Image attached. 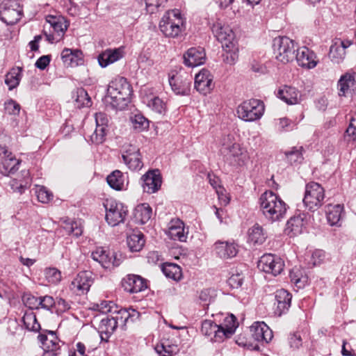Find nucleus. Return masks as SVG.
I'll use <instances>...</instances> for the list:
<instances>
[{
    "instance_id": "obj_1",
    "label": "nucleus",
    "mask_w": 356,
    "mask_h": 356,
    "mask_svg": "<svg viewBox=\"0 0 356 356\" xmlns=\"http://www.w3.org/2000/svg\"><path fill=\"white\" fill-rule=\"evenodd\" d=\"M237 327L236 318L231 314L225 318L224 325H218L211 320L203 321L200 332L211 342L221 343L226 339L230 338Z\"/></svg>"
},
{
    "instance_id": "obj_2",
    "label": "nucleus",
    "mask_w": 356,
    "mask_h": 356,
    "mask_svg": "<svg viewBox=\"0 0 356 356\" xmlns=\"http://www.w3.org/2000/svg\"><path fill=\"white\" fill-rule=\"evenodd\" d=\"M132 92L131 85L122 76L116 77L108 86L106 102L113 108L122 110L129 102Z\"/></svg>"
},
{
    "instance_id": "obj_3",
    "label": "nucleus",
    "mask_w": 356,
    "mask_h": 356,
    "mask_svg": "<svg viewBox=\"0 0 356 356\" xmlns=\"http://www.w3.org/2000/svg\"><path fill=\"white\" fill-rule=\"evenodd\" d=\"M259 204L263 215L271 222L284 218L288 207L280 197L271 191H266L261 195Z\"/></svg>"
},
{
    "instance_id": "obj_4",
    "label": "nucleus",
    "mask_w": 356,
    "mask_h": 356,
    "mask_svg": "<svg viewBox=\"0 0 356 356\" xmlns=\"http://www.w3.org/2000/svg\"><path fill=\"white\" fill-rule=\"evenodd\" d=\"M220 152L225 161L232 166H243L249 159L248 151L234 141L233 135L224 136L221 139Z\"/></svg>"
},
{
    "instance_id": "obj_5",
    "label": "nucleus",
    "mask_w": 356,
    "mask_h": 356,
    "mask_svg": "<svg viewBox=\"0 0 356 356\" xmlns=\"http://www.w3.org/2000/svg\"><path fill=\"white\" fill-rule=\"evenodd\" d=\"M159 29L166 37L177 38L184 29V22L179 10H169L159 22Z\"/></svg>"
},
{
    "instance_id": "obj_6",
    "label": "nucleus",
    "mask_w": 356,
    "mask_h": 356,
    "mask_svg": "<svg viewBox=\"0 0 356 356\" xmlns=\"http://www.w3.org/2000/svg\"><path fill=\"white\" fill-rule=\"evenodd\" d=\"M10 143V138L6 134H0V170L4 175L15 172L21 163L15 156L8 150L7 145Z\"/></svg>"
},
{
    "instance_id": "obj_7",
    "label": "nucleus",
    "mask_w": 356,
    "mask_h": 356,
    "mask_svg": "<svg viewBox=\"0 0 356 356\" xmlns=\"http://www.w3.org/2000/svg\"><path fill=\"white\" fill-rule=\"evenodd\" d=\"M273 52L277 61L286 64L295 59L297 44L286 36L275 38L273 40Z\"/></svg>"
},
{
    "instance_id": "obj_8",
    "label": "nucleus",
    "mask_w": 356,
    "mask_h": 356,
    "mask_svg": "<svg viewBox=\"0 0 356 356\" xmlns=\"http://www.w3.org/2000/svg\"><path fill=\"white\" fill-rule=\"evenodd\" d=\"M265 106L261 100L250 99L243 102L236 108L238 117L245 122L259 120L264 115Z\"/></svg>"
},
{
    "instance_id": "obj_9",
    "label": "nucleus",
    "mask_w": 356,
    "mask_h": 356,
    "mask_svg": "<svg viewBox=\"0 0 356 356\" xmlns=\"http://www.w3.org/2000/svg\"><path fill=\"white\" fill-rule=\"evenodd\" d=\"M324 188L317 182L311 181L306 184L303 203L311 211L318 210L324 203Z\"/></svg>"
},
{
    "instance_id": "obj_10",
    "label": "nucleus",
    "mask_w": 356,
    "mask_h": 356,
    "mask_svg": "<svg viewBox=\"0 0 356 356\" xmlns=\"http://www.w3.org/2000/svg\"><path fill=\"white\" fill-rule=\"evenodd\" d=\"M104 206L106 209L105 219L108 225L115 227L124 222L128 209L123 203L115 200H106Z\"/></svg>"
},
{
    "instance_id": "obj_11",
    "label": "nucleus",
    "mask_w": 356,
    "mask_h": 356,
    "mask_svg": "<svg viewBox=\"0 0 356 356\" xmlns=\"http://www.w3.org/2000/svg\"><path fill=\"white\" fill-rule=\"evenodd\" d=\"M22 13V9L16 0H4L0 4V19L8 25L16 24Z\"/></svg>"
},
{
    "instance_id": "obj_12",
    "label": "nucleus",
    "mask_w": 356,
    "mask_h": 356,
    "mask_svg": "<svg viewBox=\"0 0 356 356\" xmlns=\"http://www.w3.org/2000/svg\"><path fill=\"white\" fill-rule=\"evenodd\" d=\"M284 261L279 256L273 254H265L258 262V268L266 273L277 276L283 271Z\"/></svg>"
},
{
    "instance_id": "obj_13",
    "label": "nucleus",
    "mask_w": 356,
    "mask_h": 356,
    "mask_svg": "<svg viewBox=\"0 0 356 356\" xmlns=\"http://www.w3.org/2000/svg\"><path fill=\"white\" fill-rule=\"evenodd\" d=\"M211 29L214 37L222 44V46L236 42L233 30L223 20L216 19Z\"/></svg>"
},
{
    "instance_id": "obj_14",
    "label": "nucleus",
    "mask_w": 356,
    "mask_h": 356,
    "mask_svg": "<svg viewBox=\"0 0 356 356\" xmlns=\"http://www.w3.org/2000/svg\"><path fill=\"white\" fill-rule=\"evenodd\" d=\"M122 157L124 163L131 170H140L143 166L139 148L135 145H126Z\"/></svg>"
},
{
    "instance_id": "obj_15",
    "label": "nucleus",
    "mask_w": 356,
    "mask_h": 356,
    "mask_svg": "<svg viewBox=\"0 0 356 356\" xmlns=\"http://www.w3.org/2000/svg\"><path fill=\"white\" fill-rule=\"evenodd\" d=\"M112 314L117 323L118 327H119L122 330L126 329L127 323H133L140 317V313L131 307L118 309V307H115L114 312H112Z\"/></svg>"
},
{
    "instance_id": "obj_16",
    "label": "nucleus",
    "mask_w": 356,
    "mask_h": 356,
    "mask_svg": "<svg viewBox=\"0 0 356 356\" xmlns=\"http://www.w3.org/2000/svg\"><path fill=\"white\" fill-rule=\"evenodd\" d=\"M143 191L149 194L157 192L162 184V177L159 170H149L141 177Z\"/></svg>"
},
{
    "instance_id": "obj_17",
    "label": "nucleus",
    "mask_w": 356,
    "mask_h": 356,
    "mask_svg": "<svg viewBox=\"0 0 356 356\" xmlns=\"http://www.w3.org/2000/svg\"><path fill=\"white\" fill-rule=\"evenodd\" d=\"M339 97H346L356 91V72L350 70L342 74L337 82Z\"/></svg>"
},
{
    "instance_id": "obj_18",
    "label": "nucleus",
    "mask_w": 356,
    "mask_h": 356,
    "mask_svg": "<svg viewBox=\"0 0 356 356\" xmlns=\"http://www.w3.org/2000/svg\"><path fill=\"white\" fill-rule=\"evenodd\" d=\"M94 281L93 274L90 271H81L77 274L71 283V289L81 295L87 293Z\"/></svg>"
},
{
    "instance_id": "obj_19",
    "label": "nucleus",
    "mask_w": 356,
    "mask_h": 356,
    "mask_svg": "<svg viewBox=\"0 0 356 356\" xmlns=\"http://www.w3.org/2000/svg\"><path fill=\"white\" fill-rule=\"evenodd\" d=\"M194 87L200 93L206 95L214 88L213 76L208 70L203 69L195 75Z\"/></svg>"
},
{
    "instance_id": "obj_20",
    "label": "nucleus",
    "mask_w": 356,
    "mask_h": 356,
    "mask_svg": "<svg viewBox=\"0 0 356 356\" xmlns=\"http://www.w3.org/2000/svg\"><path fill=\"white\" fill-rule=\"evenodd\" d=\"M92 258L105 268H108L111 266H118L120 264V260L117 258L115 252H111L103 248H97L92 252Z\"/></svg>"
},
{
    "instance_id": "obj_21",
    "label": "nucleus",
    "mask_w": 356,
    "mask_h": 356,
    "mask_svg": "<svg viewBox=\"0 0 356 356\" xmlns=\"http://www.w3.org/2000/svg\"><path fill=\"white\" fill-rule=\"evenodd\" d=\"M123 289L130 293H135L145 290L147 286L146 280L137 275H127L121 282Z\"/></svg>"
},
{
    "instance_id": "obj_22",
    "label": "nucleus",
    "mask_w": 356,
    "mask_h": 356,
    "mask_svg": "<svg viewBox=\"0 0 356 356\" xmlns=\"http://www.w3.org/2000/svg\"><path fill=\"white\" fill-rule=\"evenodd\" d=\"M352 44L350 40H336L331 45L329 51V58L334 63L339 64L346 57V49Z\"/></svg>"
},
{
    "instance_id": "obj_23",
    "label": "nucleus",
    "mask_w": 356,
    "mask_h": 356,
    "mask_svg": "<svg viewBox=\"0 0 356 356\" xmlns=\"http://www.w3.org/2000/svg\"><path fill=\"white\" fill-rule=\"evenodd\" d=\"M124 47H120L115 49H107L98 56V62L101 67L108 65L120 60L124 56Z\"/></svg>"
},
{
    "instance_id": "obj_24",
    "label": "nucleus",
    "mask_w": 356,
    "mask_h": 356,
    "mask_svg": "<svg viewBox=\"0 0 356 356\" xmlns=\"http://www.w3.org/2000/svg\"><path fill=\"white\" fill-rule=\"evenodd\" d=\"M306 214L304 213H299L291 217L287 221L284 232L290 237H294L300 234L305 225V219Z\"/></svg>"
},
{
    "instance_id": "obj_25",
    "label": "nucleus",
    "mask_w": 356,
    "mask_h": 356,
    "mask_svg": "<svg viewBox=\"0 0 356 356\" xmlns=\"http://www.w3.org/2000/svg\"><path fill=\"white\" fill-rule=\"evenodd\" d=\"M316 54L306 47L297 48L295 58L298 65L308 69L314 68L317 65Z\"/></svg>"
},
{
    "instance_id": "obj_26",
    "label": "nucleus",
    "mask_w": 356,
    "mask_h": 356,
    "mask_svg": "<svg viewBox=\"0 0 356 356\" xmlns=\"http://www.w3.org/2000/svg\"><path fill=\"white\" fill-rule=\"evenodd\" d=\"M252 337L257 341L268 343L273 338L272 330L264 322H255L250 327Z\"/></svg>"
},
{
    "instance_id": "obj_27",
    "label": "nucleus",
    "mask_w": 356,
    "mask_h": 356,
    "mask_svg": "<svg viewBox=\"0 0 356 356\" xmlns=\"http://www.w3.org/2000/svg\"><path fill=\"white\" fill-rule=\"evenodd\" d=\"M192 77L183 78L181 76H172L169 79L172 90L177 95H188L191 91Z\"/></svg>"
},
{
    "instance_id": "obj_28",
    "label": "nucleus",
    "mask_w": 356,
    "mask_h": 356,
    "mask_svg": "<svg viewBox=\"0 0 356 356\" xmlns=\"http://www.w3.org/2000/svg\"><path fill=\"white\" fill-rule=\"evenodd\" d=\"M292 295L286 290L281 289L277 290L275 295V313L281 316L282 314L286 312L291 307Z\"/></svg>"
},
{
    "instance_id": "obj_29",
    "label": "nucleus",
    "mask_w": 356,
    "mask_h": 356,
    "mask_svg": "<svg viewBox=\"0 0 356 356\" xmlns=\"http://www.w3.org/2000/svg\"><path fill=\"white\" fill-rule=\"evenodd\" d=\"M206 55L201 47L190 48L184 55V64L191 67L200 65L205 62Z\"/></svg>"
},
{
    "instance_id": "obj_30",
    "label": "nucleus",
    "mask_w": 356,
    "mask_h": 356,
    "mask_svg": "<svg viewBox=\"0 0 356 356\" xmlns=\"http://www.w3.org/2000/svg\"><path fill=\"white\" fill-rule=\"evenodd\" d=\"M117 327V323L115 321L112 313L106 314L102 318L98 327L101 340L107 342Z\"/></svg>"
},
{
    "instance_id": "obj_31",
    "label": "nucleus",
    "mask_w": 356,
    "mask_h": 356,
    "mask_svg": "<svg viewBox=\"0 0 356 356\" xmlns=\"http://www.w3.org/2000/svg\"><path fill=\"white\" fill-rule=\"evenodd\" d=\"M277 97L287 104L293 105L300 102L301 95L295 87L284 85L278 89Z\"/></svg>"
},
{
    "instance_id": "obj_32",
    "label": "nucleus",
    "mask_w": 356,
    "mask_h": 356,
    "mask_svg": "<svg viewBox=\"0 0 356 356\" xmlns=\"http://www.w3.org/2000/svg\"><path fill=\"white\" fill-rule=\"evenodd\" d=\"M38 339L41 343L44 352L56 351L60 349V339L53 331H47V333H40Z\"/></svg>"
},
{
    "instance_id": "obj_33",
    "label": "nucleus",
    "mask_w": 356,
    "mask_h": 356,
    "mask_svg": "<svg viewBox=\"0 0 356 356\" xmlns=\"http://www.w3.org/2000/svg\"><path fill=\"white\" fill-rule=\"evenodd\" d=\"M61 59L67 67H76L83 64V53L79 49L65 48L61 52Z\"/></svg>"
},
{
    "instance_id": "obj_34",
    "label": "nucleus",
    "mask_w": 356,
    "mask_h": 356,
    "mask_svg": "<svg viewBox=\"0 0 356 356\" xmlns=\"http://www.w3.org/2000/svg\"><path fill=\"white\" fill-rule=\"evenodd\" d=\"M167 234L174 241L185 242L187 239L188 232H185L184 223L179 219L170 221Z\"/></svg>"
},
{
    "instance_id": "obj_35",
    "label": "nucleus",
    "mask_w": 356,
    "mask_h": 356,
    "mask_svg": "<svg viewBox=\"0 0 356 356\" xmlns=\"http://www.w3.org/2000/svg\"><path fill=\"white\" fill-rule=\"evenodd\" d=\"M216 253L222 259L232 258L238 253L237 245L234 243L218 241L214 244Z\"/></svg>"
},
{
    "instance_id": "obj_36",
    "label": "nucleus",
    "mask_w": 356,
    "mask_h": 356,
    "mask_svg": "<svg viewBox=\"0 0 356 356\" xmlns=\"http://www.w3.org/2000/svg\"><path fill=\"white\" fill-rule=\"evenodd\" d=\"M267 236V232L258 223L254 225L248 232V241L254 245L263 244Z\"/></svg>"
},
{
    "instance_id": "obj_37",
    "label": "nucleus",
    "mask_w": 356,
    "mask_h": 356,
    "mask_svg": "<svg viewBox=\"0 0 356 356\" xmlns=\"http://www.w3.org/2000/svg\"><path fill=\"white\" fill-rule=\"evenodd\" d=\"M152 210L148 204L138 205L134 211V218L138 223L145 224L152 217Z\"/></svg>"
},
{
    "instance_id": "obj_38",
    "label": "nucleus",
    "mask_w": 356,
    "mask_h": 356,
    "mask_svg": "<svg viewBox=\"0 0 356 356\" xmlns=\"http://www.w3.org/2000/svg\"><path fill=\"white\" fill-rule=\"evenodd\" d=\"M47 22L49 24L50 27L53 29L54 33L62 38L68 26L65 19L62 17L49 15L47 18Z\"/></svg>"
},
{
    "instance_id": "obj_39",
    "label": "nucleus",
    "mask_w": 356,
    "mask_h": 356,
    "mask_svg": "<svg viewBox=\"0 0 356 356\" xmlns=\"http://www.w3.org/2000/svg\"><path fill=\"white\" fill-rule=\"evenodd\" d=\"M224 53L222 55L224 63L230 65H234L238 58V48L236 42L222 46Z\"/></svg>"
},
{
    "instance_id": "obj_40",
    "label": "nucleus",
    "mask_w": 356,
    "mask_h": 356,
    "mask_svg": "<svg viewBox=\"0 0 356 356\" xmlns=\"http://www.w3.org/2000/svg\"><path fill=\"white\" fill-rule=\"evenodd\" d=\"M343 207L341 204H328L326 207V216L330 225H337L341 218Z\"/></svg>"
},
{
    "instance_id": "obj_41",
    "label": "nucleus",
    "mask_w": 356,
    "mask_h": 356,
    "mask_svg": "<svg viewBox=\"0 0 356 356\" xmlns=\"http://www.w3.org/2000/svg\"><path fill=\"white\" fill-rule=\"evenodd\" d=\"M22 68L20 67H13L8 72L5 78V83L8 86L10 90L16 88L22 79Z\"/></svg>"
},
{
    "instance_id": "obj_42",
    "label": "nucleus",
    "mask_w": 356,
    "mask_h": 356,
    "mask_svg": "<svg viewBox=\"0 0 356 356\" xmlns=\"http://www.w3.org/2000/svg\"><path fill=\"white\" fill-rule=\"evenodd\" d=\"M305 152V149L303 147H293L289 151H286L284 152V155L287 159V161L291 165H299L302 163L304 160L303 153Z\"/></svg>"
},
{
    "instance_id": "obj_43",
    "label": "nucleus",
    "mask_w": 356,
    "mask_h": 356,
    "mask_svg": "<svg viewBox=\"0 0 356 356\" xmlns=\"http://www.w3.org/2000/svg\"><path fill=\"white\" fill-rule=\"evenodd\" d=\"M108 184L116 191H121L124 188V177L123 173L118 170H114L106 178Z\"/></svg>"
},
{
    "instance_id": "obj_44",
    "label": "nucleus",
    "mask_w": 356,
    "mask_h": 356,
    "mask_svg": "<svg viewBox=\"0 0 356 356\" xmlns=\"http://www.w3.org/2000/svg\"><path fill=\"white\" fill-rule=\"evenodd\" d=\"M127 245L131 252L140 251L145 245L144 235L141 232L130 234L127 239Z\"/></svg>"
},
{
    "instance_id": "obj_45",
    "label": "nucleus",
    "mask_w": 356,
    "mask_h": 356,
    "mask_svg": "<svg viewBox=\"0 0 356 356\" xmlns=\"http://www.w3.org/2000/svg\"><path fill=\"white\" fill-rule=\"evenodd\" d=\"M162 272L168 278L173 280H179L182 276L179 266L172 263H165L161 267Z\"/></svg>"
},
{
    "instance_id": "obj_46",
    "label": "nucleus",
    "mask_w": 356,
    "mask_h": 356,
    "mask_svg": "<svg viewBox=\"0 0 356 356\" xmlns=\"http://www.w3.org/2000/svg\"><path fill=\"white\" fill-rule=\"evenodd\" d=\"M291 282L299 289L303 288L307 282L308 278L304 272L299 268H293L289 273Z\"/></svg>"
},
{
    "instance_id": "obj_47",
    "label": "nucleus",
    "mask_w": 356,
    "mask_h": 356,
    "mask_svg": "<svg viewBox=\"0 0 356 356\" xmlns=\"http://www.w3.org/2000/svg\"><path fill=\"white\" fill-rule=\"evenodd\" d=\"M22 321L25 328L28 330L38 332L40 329V325L33 312H26L22 318Z\"/></svg>"
},
{
    "instance_id": "obj_48",
    "label": "nucleus",
    "mask_w": 356,
    "mask_h": 356,
    "mask_svg": "<svg viewBox=\"0 0 356 356\" xmlns=\"http://www.w3.org/2000/svg\"><path fill=\"white\" fill-rule=\"evenodd\" d=\"M131 122L134 129L142 131L149 127V121L143 115L136 114L131 118Z\"/></svg>"
},
{
    "instance_id": "obj_49",
    "label": "nucleus",
    "mask_w": 356,
    "mask_h": 356,
    "mask_svg": "<svg viewBox=\"0 0 356 356\" xmlns=\"http://www.w3.org/2000/svg\"><path fill=\"white\" fill-rule=\"evenodd\" d=\"M39 202L47 204L53 199V193L46 187L42 186H38L35 191Z\"/></svg>"
},
{
    "instance_id": "obj_50",
    "label": "nucleus",
    "mask_w": 356,
    "mask_h": 356,
    "mask_svg": "<svg viewBox=\"0 0 356 356\" xmlns=\"http://www.w3.org/2000/svg\"><path fill=\"white\" fill-rule=\"evenodd\" d=\"M44 275L48 282L51 284H57L61 280V273L56 268H47Z\"/></svg>"
},
{
    "instance_id": "obj_51",
    "label": "nucleus",
    "mask_w": 356,
    "mask_h": 356,
    "mask_svg": "<svg viewBox=\"0 0 356 356\" xmlns=\"http://www.w3.org/2000/svg\"><path fill=\"white\" fill-rule=\"evenodd\" d=\"M106 131L107 129L96 126L95 130L90 136L91 142L96 145L102 144L106 139Z\"/></svg>"
},
{
    "instance_id": "obj_52",
    "label": "nucleus",
    "mask_w": 356,
    "mask_h": 356,
    "mask_svg": "<svg viewBox=\"0 0 356 356\" xmlns=\"http://www.w3.org/2000/svg\"><path fill=\"white\" fill-rule=\"evenodd\" d=\"M344 137L348 142H356V118L350 120Z\"/></svg>"
},
{
    "instance_id": "obj_53",
    "label": "nucleus",
    "mask_w": 356,
    "mask_h": 356,
    "mask_svg": "<svg viewBox=\"0 0 356 356\" xmlns=\"http://www.w3.org/2000/svg\"><path fill=\"white\" fill-rule=\"evenodd\" d=\"M20 105L13 99H10L4 104V109L7 114L17 115L20 111Z\"/></svg>"
},
{
    "instance_id": "obj_54",
    "label": "nucleus",
    "mask_w": 356,
    "mask_h": 356,
    "mask_svg": "<svg viewBox=\"0 0 356 356\" xmlns=\"http://www.w3.org/2000/svg\"><path fill=\"white\" fill-rule=\"evenodd\" d=\"M148 106L155 112L158 113H162L165 111V104L158 97L152 98L148 103Z\"/></svg>"
},
{
    "instance_id": "obj_55",
    "label": "nucleus",
    "mask_w": 356,
    "mask_h": 356,
    "mask_svg": "<svg viewBox=\"0 0 356 356\" xmlns=\"http://www.w3.org/2000/svg\"><path fill=\"white\" fill-rule=\"evenodd\" d=\"M167 0H145L146 8L148 13H154L159 7L163 6Z\"/></svg>"
},
{
    "instance_id": "obj_56",
    "label": "nucleus",
    "mask_w": 356,
    "mask_h": 356,
    "mask_svg": "<svg viewBox=\"0 0 356 356\" xmlns=\"http://www.w3.org/2000/svg\"><path fill=\"white\" fill-rule=\"evenodd\" d=\"M290 347L293 349H298L302 346V338L299 332L290 334L289 337Z\"/></svg>"
},
{
    "instance_id": "obj_57",
    "label": "nucleus",
    "mask_w": 356,
    "mask_h": 356,
    "mask_svg": "<svg viewBox=\"0 0 356 356\" xmlns=\"http://www.w3.org/2000/svg\"><path fill=\"white\" fill-rule=\"evenodd\" d=\"M108 121V117L106 113L99 112L95 114V122L97 127H102L106 129Z\"/></svg>"
},
{
    "instance_id": "obj_58",
    "label": "nucleus",
    "mask_w": 356,
    "mask_h": 356,
    "mask_svg": "<svg viewBox=\"0 0 356 356\" xmlns=\"http://www.w3.org/2000/svg\"><path fill=\"white\" fill-rule=\"evenodd\" d=\"M97 307L102 313L111 314L112 312H114L115 307L118 306L111 301H102Z\"/></svg>"
},
{
    "instance_id": "obj_59",
    "label": "nucleus",
    "mask_w": 356,
    "mask_h": 356,
    "mask_svg": "<svg viewBox=\"0 0 356 356\" xmlns=\"http://www.w3.org/2000/svg\"><path fill=\"white\" fill-rule=\"evenodd\" d=\"M23 301L25 305L29 307L31 309L39 308V298L35 297L31 295L24 296Z\"/></svg>"
},
{
    "instance_id": "obj_60",
    "label": "nucleus",
    "mask_w": 356,
    "mask_h": 356,
    "mask_svg": "<svg viewBox=\"0 0 356 356\" xmlns=\"http://www.w3.org/2000/svg\"><path fill=\"white\" fill-rule=\"evenodd\" d=\"M55 304L54 300L51 296H45L39 297V306L42 308L49 309Z\"/></svg>"
},
{
    "instance_id": "obj_61",
    "label": "nucleus",
    "mask_w": 356,
    "mask_h": 356,
    "mask_svg": "<svg viewBox=\"0 0 356 356\" xmlns=\"http://www.w3.org/2000/svg\"><path fill=\"white\" fill-rule=\"evenodd\" d=\"M278 124L280 131H290L295 127V124L286 118H280Z\"/></svg>"
},
{
    "instance_id": "obj_62",
    "label": "nucleus",
    "mask_w": 356,
    "mask_h": 356,
    "mask_svg": "<svg viewBox=\"0 0 356 356\" xmlns=\"http://www.w3.org/2000/svg\"><path fill=\"white\" fill-rule=\"evenodd\" d=\"M51 56L45 55L40 57L35 62V65L40 70H44L49 64Z\"/></svg>"
},
{
    "instance_id": "obj_63",
    "label": "nucleus",
    "mask_w": 356,
    "mask_h": 356,
    "mask_svg": "<svg viewBox=\"0 0 356 356\" xmlns=\"http://www.w3.org/2000/svg\"><path fill=\"white\" fill-rule=\"evenodd\" d=\"M229 284L232 285L233 287H239L243 284V279L240 277L238 275H232L229 279Z\"/></svg>"
},
{
    "instance_id": "obj_64",
    "label": "nucleus",
    "mask_w": 356,
    "mask_h": 356,
    "mask_svg": "<svg viewBox=\"0 0 356 356\" xmlns=\"http://www.w3.org/2000/svg\"><path fill=\"white\" fill-rule=\"evenodd\" d=\"M82 232L83 230L81 225L79 224L78 222L73 220V226L71 229L70 234H73L76 237H78L81 235Z\"/></svg>"
}]
</instances>
